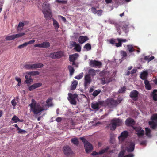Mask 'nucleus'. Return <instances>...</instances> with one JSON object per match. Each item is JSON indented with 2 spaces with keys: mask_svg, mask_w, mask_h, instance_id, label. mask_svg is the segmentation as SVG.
Listing matches in <instances>:
<instances>
[{
  "mask_svg": "<svg viewBox=\"0 0 157 157\" xmlns=\"http://www.w3.org/2000/svg\"><path fill=\"white\" fill-rule=\"evenodd\" d=\"M32 103L29 104L31 109L35 114H38L41 112L43 110H46L44 107H42L38 104L36 103V101L34 99L32 100Z\"/></svg>",
  "mask_w": 157,
  "mask_h": 157,
  "instance_id": "1",
  "label": "nucleus"
},
{
  "mask_svg": "<svg viewBox=\"0 0 157 157\" xmlns=\"http://www.w3.org/2000/svg\"><path fill=\"white\" fill-rule=\"evenodd\" d=\"M42 12L45 17L47 19H50L52 16L49 4L46 2H44L42 5Z\"/></svg>",
  "mask_w": 157,
  "mask_h": 157,
  "instance_id": "2",
  "label": "nucleus"
},
{
  "mask_svg": "<svg viewBox=\"0 0 157 157\" xmlns=\"http://www.w3.org/2000/svg\"><path fill=\"white\" fill-rule=\"evenodd\" d=\"M121 147L123 149L125 148L127 152H132L134 149L135 144L132 142H126L125 146H122Z\"/></svg>",
  "mask_w": 157,
  "mask_h": 157,
  "instance_id": "3",
  "label": "nucleus"
},
{
  "mask_svg": "<svg viewBox=\"0 0 157 157\" xmlns=\"http://www.w3.org/2000/svg\"><path fill=\"white\" fill-rule=\"evenodd\" d=\"M122 121L119 119H115L111 121V123L109 125V127L111 130H114L116 128V126H119L122 124Z\"/></svg>",
  "mask_w": 157,
  "mask_h": 157,
  "instance_id": "4",
  "label": "nucleus"
},
{
  "mask_svg": "<svg viewBox=\"0 0 157 157\" xmlns=\"http://www.w3.org/2000/svg\"><path fill=\"white\" fill-rule=\"evenodd\" d=\"M151 119L152 121L149 122V125L153 129H155L157 128V114H155L153 115Z\"/></svg>",
  "mask_w": 157,
  "mask_h": 157,
  "instance_id": "5",
  "label": "nucleus"
},
{
  "mask_svg": "<svg viewBox=\"0 0 157 157\" xmlns=\"http://www.w3.org/2000/svg\"><path fill=\"white\" fill-rule=\"evenodd\" d=\"M68 99L72 104L75 105L76 104V100L78 95L76 94H72L71 93L68 94Z\"/></svg>",
  "mask_w": 157,
  "mask_h": 157,
  "instance_id": "6",
  "label": "nucleus"
},
{
  "mask_svg": "<svg viewBox=\"0 0 157 157\" xmlns=\"http://www.w3.org/2000/svg\"><path fill=\"white\" fill-rule=\"evenodd\" d=\"M63 56V52L60 51L51 53L49 55V57L52 59H55L60 58Z\"/></svg>",
  "mask_w": 157,
  "mask_h": 157,
  "instance_id": "7",
  "label": "nucleus"
},
{
  "mask_svg": "<svg viewBox=\"0 0 157 157\" xmlns=\"http://www.w3.org/2000/svg\"><path fill=\"white\" fill-rule=\"evenodd\" d=\"M107 102L108 106L111 108L116 106L118 104L120 103V101L115 100L112 98L108 99Z\"/></svg>",
  "mask_w": 157,
  "mask_h": 157,
  "instance_id": "8",
  "label": "nucleus"
},
{
  "mask_svg": "<svg viewBox=\"0 0 157 157\" xmlns=\"http://www.w3.org/2000/svg\"><path fill=\"white\" fill-rule=\"evenodd\" d=\"M128 135V133L126 131L122 132L121 134L118 138L120 142H122L127 138Z\"/></svg>",
  "mask_w": 157,
  "mask_h": 157,
  "instance_id": "9",
  "label": "nucleus"
},
{
  "mask_svg": "<svg viewBox=\"0 0 157 157\" xmlns=\"http://www.w3.org/2000/svg\"><path fill=\"white\" fill-rule=\"evenodd\" d=\"M84 86L85 88L89 86L91 82V79L89 75H86L84 78Z\"/></svg>",
  "mask_w": 157,
  "mask_h": 157,
  "instance_id": "10",
  "label": "nucleus"
},
{
  "mask_svg": "<svg viewBox=\"0 0 157 157\" xmlns=\"http://www.w3.org/2000/svg\"><path fill=\"white\" fill-rule=\"evenodd\" d=\"M136 132V134L139 138L142 137L143 136L144 133V131L140 127H136L134 128Z\"/></svg>",
  "mask_w": 157,
  "mask_h": 157,
  "instance_id": "11",
  "label": "nucleus"
},
{
  "mask_svg": "<svg viewBox=\"0 0 157 157\" xmlns=\"http://www.w3.org/2000/svg\"><path fill=\"white\" fill-rule=\"evenodd\" d=\"M50 46V44L48 42H45L40 44H36L35 45V47H38L40 48H47Z\"/></svg>",
  "mask_w": 157,
  "mask_h": 157,
  "instance_id": "12",
  "label": "nucleus"
},
{
  "mask_svg": "<svg viewBox=\"0 0 157 157\" xmlns=\"http://www.w3.org/2000/svg\"><path fill=\"white\" fill-rule=\"evenodd\" d=\"M85 150L86 153H89L91 151L93 148L92 145L88 142L86 141L84 144Z\"/></svg>",
  "mask_w": 157,
  "mask_h": 157,
  "instance_id": "13",
  "label": "nucleus"
},
{
  "mask_svg": "<svg viewBox=\"0 0 157 157\" xmlns=\"http://www.w3.org/2000/svg\"><path fill=\"white\" fill-rule=\"evenodd\" d=\"M63 151L64 154L67 156L73 153L71 149L68 146H65L63 147Z\"/></svg>",
  "mask_w": 157,
  "mask_h": 157,
  "instance_id": "14",
  "label": "nucleus"
},
{
  "mask_svg": "<svg viewBox=\"0 0 157 157\" xmlns=\"http://www.w3.org/2000/svg\"><path fill=\"white\" fill-rule=\"evenodd\" d=\"M89 64L90 66L93 67H100L101 65V62L93 60H90Z\"/></svg>",
  "mask_w": 157,
  "mask_h": 157,
  "instance_id": "15",
  "label": "nucleus"
},
{
  "mask_svg": "<svg viewBox=\"0 0 157 157\" xmlns=\"http://www.w3.org/2000/svg\"><path fill=\"white\" fill-rule=\"evenodd\" d=\"M71 45L74 47V49L76 51L80 52L81 51V46L78 44H77L75 42H72L71 43Z\"/></svg>",
  "mask_w": 157,
  "mask_h": 157,
  "instance_id": "16",
  "label": "nucleus"
},
{
  "mask_svg": "<svg viewBox=\"0 0 157 157\" xmlns=\"http://www.w3.org/2000/svg\"><path fill=\"white\" fill-rule=\"evenodd\" d=\"M138 92L137 91L134 90L131 92L130 96L134 100H136L138 98Z\"/></svg>",
  "mask_w": 157,
  "mask_h": 157,
  "instance_id": "17",
  "label": "nucleus"
},
{
  "mask_svg": "<svg viewBox=\"0 0 157 157\" xmlns=\"http://www.w3.org/2000/svg\"><path fill=\"white\" fill-rule=\"evenodd\" d=\"M42 84L40 83H37L33 84L29 87V90L30 91L33 90L41 86Z\"/></svg>",
  "mask_w": 157,
  "mask_h": 157,
  "instance_id": "18",
  "label": "nucleus"
},
{
  "mask_svg": "<svg viewBox=\"0 0 157 157\" xmlns=\"http://www.w3.org/2000/svg\"><path fill=\"white\" fill-rule=\"evenodd\" d=\"M101 105V102L99 101L98 102L93 103L91 104V107L94 109H96L98 110L100 106Z\"/></svg>",
  "mask_w": 157,
  "mask_h": 157,
  "instance_id": "19",
  "label": "nucleus"
},
{
  "mask_svg": "<svg viewBox=\"0 0 157 157\" xmlns=\"http://www.w3.org/2000/svg\"><path fill=\"white\" fill-rule=\"evenodd\" d=\"M89 39L86 36H80L78 38V42L81 44H82Z\"/></svg>",
  "mask_w": 157,
  "mask_h": 157,
  "instance_id": "20",
  "label": "nucleus"
},
{
  "mask_svg": "<svg viewBox=\"0 0 157 157\" xmlns=\"http://www.w3.org/2000/svg\"><path fill=\"white\" fill-rule=\"evenodd\" d=\"M78 56V54L77 53H75L69 56L70 60L71 61L73 62V64H74V61L77 59Z\"/></svg>",
  "mask_w": 157,
  "mask_h": 157,
  "instance_id": "21",
  "label": "nucleus"
},
{
  "mask_svg": "<svg viewBox=\"0 0 157 157\" xmlns=\"http://www.w3.org/2000/svg\"><path fill=\"white\" fill-rule=\"evenodd\" d=\"M117 41L118 43H116V46L117 47H119L121 46L122 43L126 42L127 41V40L121 38H117Z\"/></svg>",
  "mask_w": 157,
  "mask_h": 157,
  "instance_id": "22",
  "label": "nucleus"
},
{
  "mask_svg": "<svg viewBox=\"0 0 157 157\" xmlns=\"http://www.w3.org/2000/svg\"><path fill=\"white\" fill-rule=\"evenodd\" d=\"M101 83L102 84L108 83L112 81V79L110 78L109 76L106 77V78H101Z\"/></svg>",
  "mask_w": 157,
  "mask_h": 157,
  "instance_id": "23",
  "label": "nucleus"
},
{
  "mask_svg": "<svg viewBox=\"0 0 157 157\" xmlns=\"http://www.w3.org/2000/svg\"><path fill=\"white\" fill-rule=\"evenodd\" d=\"M131 28L132 29H134V27L132 25H130L128 23L125 24L123 26V30L125 33H127L129 31V28Z\"/></svg>",
  "mask_w": 157,
  "mask_h": 157,
  "instance_id": "24",
  "label": "nucleus"
},
{
  "mask_svg": "<svg viewBox=\"0 0 157 157\" xmlns=\"http://www.w3.org/2000/svg\"><path fill=\"white\" fill-rule=\"evenodd\" d=\"M125 152V151H123L120 152L119 154L118 157H134V155L132 153H130L124 156Z\"/></svg>",
  "mask_w": 157,
  "mask_h": 157,
  "instance_id": "25",
  "label": "nucleus"
},
{
  "mask_svg": "<svg viewBox=\"0 0 157 157\" xmlns=\"http://www.w3.org/2000/svg\"><path fill=\"white\" fill-rule=\"evenodd\" d=\"M134 120L131 118H128L125 121L126 124L128 126H132L134 124Z\"/></svg>",
  "mask_w": 157,
  "mask_h": 157,
  "instance_id": "26",
  "label": "nucleus"
},
{
  "mask_svg": "<svg viewBox=\"0 0 157 157\" xmlns=\"http://www.w3.org/2000/svg\"><path fill=\"white\" fill-rule=\"evenodd\" d=\"M26 74L25 76L26 79V82L27 84L33 82V80L31 78V75H29L28 74Z\"/></svg>",
  "mask_w": 157,
  "mask_h": 157,
  "instance_id": "27",
  "label": "nucleus"
},
{
  "mask_svg": "<svg viewBox=\"0 0 157 157\" xmlns=\"http://www.w3.org/2000/svg\"><path fill=\"white\" fill-rule=\"evenodd\" d=\"M43 66V65L42 63H37L33 64V69L41 68Z\"/></svg>",
  "mask_w": 157,
  "mask_h": 157,
  "instance_id": "28",
  "label": "nucleus"
},
{
  "mask_svg": "<svg viewBox=\"0 0 157 157\" xmlns=\"http://www.w3.org/2000/svg\"><path fill=\"white\" fill-rule=\"evenodd\" d=\"M78 84V82L76 80H74L72 82L71 85V89L72 90H75L76 87V86Z\"/></svg>",
  "mask_w": 157,
  "mask_h": 157,
  "instance_id": "29",
  "label": "nucleus"
},
{
  "mask_svg": "<svg viewBox=\"0 0 157 157\" xmlns=\"http://www.w3.org/2000/svg\"><path fill=\"white\" fill-rule=\"evenodd\" d=\"M148 72L147 71H144L140 74V78L142 79H145L147 75Z\"/></svg>",
  "mask_w": 157,
  "mask_h": 157,
  "instance_id": "30",
  "label": "nucleus"
},
{
  "mask_svg": "<svg viewBox=\"0 0 157 157\" xmlns=\"http://www.w3.org/2000/svg\"><path fill=\"white\" fill-rule=\"evenodd\" d=\"M52 20L53 25L55 28V29L56 30L58 29L59 28V25L58 22L53 18H52Z\"/></svg>",
  "mask_w": 157,
  "mask_h": 157,
  "instance_id": "31",
  "label": "nucleus"
},
{
  "mask_svg": "<svg viewBox=\"0 0 157 157\" xmlns=\"http://www.w3.org/2000/svg\"><path fill=\"white\" fill-rule=\"evenodd\" d=\"M52 98H48L46 101V105L48 107H51L53 106L52 103Z\"/></svg>",
  "mask_w": 157,
  "mask_h": 157,
  "instance_id": "32",
  "label": "nucleus"
},
{
  "mask_svg": "<svg viewBox=\"0 0 157 157\" xmlns=\"http://www.w3.org/2000/svg\"><path fill=\"white\" fill-rule=\"evenodd\" d=\"M127 50L129 53H131L135 51L134 46L130 44L127 45Z\"/></svg>",
  "mask_w": 157,
  "mask_h": 157,
  "instance_id": "33",
  "label": "nucleus"
},
{
  "mask_svg": "<svg viewBox=\"0 0 157 157\" xmlns=\"http://www.w3.org/2000/svg\"><path fill=\"white\" fill-rule=\"evenodd\" d=\"M144 83L146 89L148 90H150L151 89V87L149 84V82L145 80L144 81Z\"/></svg>",
  "mask_w": 157,
  "mask_h": 157,
  "instance_id": "34",
  "label": "nucleus"
},
{
  "mask_svg": "<svg viewBox=\"0 0 157 157\" xmlns=\"http://www.w3.org/2000/svg\"><path fill=\"white\" fill-rule=\"evenodd\" d=\"M146 134V136L148 137H150L151 136V130L148 128H145Z\"/></svg>",
  "mask_w": 157,
  "mask_h": 157,
  "instance_id": "35",
  "label": "nucleus"
},
{
  "mask_svg": "<svg viewBox=\"0 0 157 157\" xmlns=\"http://www.w3.org/2000/svg\"><path fill=\"white\" fill-rule=\"evenodd\" d=\"M24 26V24L22 22H20L17 27L18 31H20L22 30H23Z\"/></svg>",
  "mask_w": 157,
  "mask_h": 157,
  "instance_id": "36",
  "label": "nucleus"
},
{
  "mask_svg": "<svg viewBox=\"0 0 157 157\" xmlns=\"http://www.w3.org/2000/svg\"><path fill=\"white\" fill-rule=\"evenodd\" d=\"M12 120L14 121L15 123H17L18 121L22 122L23 121V120H20L18 117L16 115H14L13 116L12 119Z\"/></svg>",
  "mask_w": 157,
  "mask_h": 157,
  "instance_id": "37",
  "label": "nucleus"
},
{
  "mask_svg": "<svg viewBox=\"0 0 157 157\" xmlns=\"http://www.w3.org/2000/svg\"><path fill=\"white\" fill-rule=\"evenodd\" d=\"M15 38V35L6 36L5 38L6 40L9 41L13 40Z\"/></svg>",
  "mask_w": 157,
  "mask_h": 157,
  "instance_id": "38",
  "label": "nucleus"
},
{
  "mask_svg": "<svg viewBox=\"0 0 157 157\" xmlns=\"http://www.w3.org/2000/svg\"><path fill=\"white\" fill-rule=\"evenodd\" d=\"M71 142L74 145H78L79 144V142L78 139L77 138H72L71 140Z\"/></svg>",
  "mask_w": 157,
  "mask_h": 157,
  "instance_id": "39",
  "label": "nucleus"
},
{
  "mask_svg": "<svg viewBox=\"0 0 157 157\" xmlns=\"http://www.w3.org/2000/svg\"><path fill=\"white\" fill-rule=\"evenodd\" d=\"M39 74V72L38 71H31L30 72H27L26 73V74H28V75H38Z\"/></svg>",
  "mask_w": 157,
  "mask_h": 157,
  "instance_id": "40",
  "label": "nucleus"
},
{
  "mask_svg": "<svg viewBox=\"0 0 157 157\" xmlns=\"http://www.w3.org/2000/svg\"><path fill=\"white\" fill-rule=\"evenodd\" d=\"M153 98L154 100L157 101V90H156L153 91Z\"/></svg>",
  "mask_w": 157,
  "mask_h": 157,
  "instance_id": "41",
  "label": "nucleus"
},
{
  "mask_svg": "<svg viewBox=\"0 0 157 157\" xmlns=\"http://www.w3.org/2000/svg\"><path fill=\"white\" fill-rule=\"evenodd\" d=\"M154 58V57L153 56L151 57L149 56H146L144 57V59L148 61V62L153 60Z\"/></svg>",
  "mask_w": 157,
  "mask_h": 157,
  "instance_id": "42",
  "label": "nucleus"
},
{
  "mask_svg": "<svg viewBox=\"0 0 157 157\" xmlns=\"http://www.w3.org/2000/svg\"><path fill=\"white\" fill-rule=\"evenodd\" d=\"M68 68L69 70L71 75H72L74 72V70L73 67L71 66H68Z\"/></svg>",
  "mask_w": 157,
  "mask_h": 157,
  "instance_id": "43",
  "label": "nucleus"
},
{
  "mask_svg": "<svg viewBox=\"0 0 157 157\" xmlns=\"http://www.w3.org/2000/svg\"><path fill=\"white\" fill-rule=\"evenodd\" d=\"M121 54L122 56V59H125L127 56V54L126 52L123 51H121Z\"/></svg>",
  "mask_w": 157,
  "mask_h": 157,
  "instance_id": "44",
  "label": "nucleus"
},
{
  "mask_svg": "<svg viewBox=\"0 0 157 157\" xmlns=\"http://www.w3.org/2000/svg\"><path fill=\"white\" fill-rule=\"evenodd\" d=\"M33 64H27L24 66L25 68L28 69H33Z\"/></svg>",
  "mask_w": 157,
  "mask_h": 157,
  "instance_id": "45",
  "label": "nucleus"
},
{
  "mask_svg": "<svg viewBox=\"0 0 157 157\" xmlns=\"http://www.w3.org/2000/svg\"><path fill=\"white\" fill-rule=\"evenodd\" d=\"M101 91V90L99 89L95 90L93 93L92 95L93 96L95 97L99 94Z\"/></svg>",
  "mask_w": 157,
  "mask_h": 157,
  "instance_id": "46",
  "label": "nucleus"
},
{
  "mask_svg": "<svg viewBox=\"0 0 157 157\" xmlns=\"http://www.w3.org/2000/svg\"><path fill=\"white\" fill-rule=\"evenodd\" d=\"M84 48L85 49L86 51H89L91 49V46L90 44L87 43L84 46Z\"/></svg>",
  "mask_w": 157,
  "mask_h": 157,
  "instance_id": "47",
  "label": "nucleus"
},
{
  "mask_svg": "<svg viewBox=\"0 0 157 157\" xmlns=\"http://www.w3.org/2000/svg\"><path fill=\"white\" fill-rule=\"evenodd\" d=\"M108 148H109L108 147H106L102 149H101L98 152L99 155H101L107 151Z\"/></svg>",
  "mask_w": 157,
  "mask_h": 157,
  "instance_id": "48",
  "label": "nucleus"
},
{
  "mask_svg": "<svg viewBox=\"0 0 157 157\" xmlns=\"http://www.w3.org/2000/svg\"><path fill=\"white\" fill-rule=\"evenodd\" d=\"M25 34V33L24 32H22L19 33L18 34H16L15 35V38H17L20 37H21Z\"/></svg>",
  "mask_w": 157,
  "mask_h": 157,
  "instance_id": "49",
  "label": "nucleus"
},
{
  "mask_svg": "<svg viewBox=\"0 0 157 157\" xmlns=\"http://www.w3.org/2000/svg\"><path fill=\"white\" fill-rule=\"evenodd\" d=\"M89 73L90 75L93 76L95 74V71L93 69H90L89 70Z\"/></svg>",
  "mask_w": 157,
  "mask_h": 157,
  "instance_id": "50",
  "label": "nucleus"
},
{
  "mask_svg": "<svg viewBox=\"0 0 157 157\" xmlns=\"http://www.w3.org/2000/svg\"><path fill=\"white\" fill-rule=\"evenodd\" d=\"M117 39H111L110 40V43L112 44H115V45L116 46V43H117Z\"/></svg>",
  "mask_w": 157,
  "mask_h": 157,
  "instance_id": "51",
  "label": "nucleus"
},
{
  "mask_svg": "<svg viewBox=\"0 0 157 157\" xmlns=\"http://www.w3.org/2000/svg\"><path fill=\"white\" fill-rule=\"evenodd\" d=\"M83 73H82L78 75L75 77V78L78 80L80 79L83 77Z\"/></svg>",
  "mask_w": 157,
  "mask_h": 157,
  "instance_id": "52",
  "label": "nucleus"
},
{
  "mask_svg": "<svg viewBox=\"0 0 157 157\" xmlns=\"http://www.w3.org/2000/svg\"><path fill=\"white\" fill-rule=\"evenodd\" d=\"M11 104L13 106V109H15V106L17 104V103L15 101V99H14L12 100Z\"/></svg>",
  "mask_w": 157,
  "mask_h": 157,
  "instance_id": "53",
  "label": "nucleus"
},
{
  "mask_svg": "<svg viewBox=\"0 0 157 157\" xmlns=\"http://www.w3.org/2000/svg\"><path fill=\"white\" fill-rule=\"evenodd\" d=\"M103 11L102 10H97L96 14L98 16H101L102 15Z\"/></svg>",
  "mask_w": 157,
  "mask_h": 157,
  "instance_id": "54",
  "label": "nucleus"
},
{
  "mask_svg": "<svg viewBox=\"0 0 157 157\" xmlns=\"http://www.w3.org/2000/svg\"><path fill=\"white\" fill-rule=\"evenodd\" d=\"M105 22H108L110 24H114L115 23V21L111 19H109L108 20H105Z\"/></svg>",
  "mask_w": 157,
  "mask_h": 157,
  "instance_id": "55",
  "label": "nucleus"
},
{
  "mask_svg": "<svg viewBox=\"0 0 157 157\" xmlns=\"http://www.w3.org/2000/svg\"><path fill=\"white\" fill-rule=\"evenodd\" d=\"M27 46L26 42H25L22 44L18 46V48L20 49L22 48L25 47Z\"/></svg>",
  "mask_w": 157,
  "mask_h": 157,
  "instance_id": "56",
  "label": "nucleus"
},
{
  "mask_svg": "<svg viewBox=\"0 0 157 157\" xmlns=\"http://www.w3.org/2000/svg\"><path fill=\"white\" fill-rule=\"evenodd\" d=\"M97 10L94 7H92L91 9V12L94 14H96V12L97 11Z\"/></svg>",
  "mask_w": 157,
  "mask_h": 157,
  "instance_id": "57",
  "label": "nucleus"
},
{
  "mask_svg": "<svg viewBox=\"0 0 157 157\" xmlns=\"http://www.w3.org/2000/svg\"><path fill=\"white\" fill-rule=\"evenodd\" d=\"M125 90V88L124 87H121L120 89L119 90V93H123Z\"/></svg>",
  "mask_w": 157,
  "mask_h": 157,
  "instance_id": "58",
  "label": "nucleus"
},
{
  "mask_svg": "<svg viewBox=\"0 0 157 157\" xmlns=\"http://www.w3.org/2000/svg\"><path fill=\"white\" fill-rule=\"evenodd\" d=\"M35 40H32L30 41H29L27 42H26L27 44V45H28L29 44H32L34 43L35 42Z\"/></svg>",
  "mask_w": 157,
  "mask_h": 157,
  "instance_id": "59",
  "label": "nucleus"
},
{
  "mask_svg": "<svg viewBox=\"0 0 157 157\" xmlns=\"http://www.w3.org/2000/svg\"><path fill=\"white\" fill-rule=\"evenodd\" d=\"M147 141L146 140L140 142V144L142 145H146L147 144Z\"/></svg>",
  "mask_w": 157,
  "mask_h": 157,
  "instance_id": "60",
  "label": "nucleus"
},
{
  "mask_svg": "<svg viewBox=\"0 0 157 157\" xmlns=\"http://www.w3.org/2000/svg\"><path fill=\"white\" fill-rule=\"evenodd\" d=\"M80 139L84 143V144H85V143H86V140L85 139V138L83 137H80Z\"/></svg>",
  "mask_w": 157,
  "mask_h": 157,
  "instance_id": "61",
  "label": "nucleus"
},
{
  "mask_svg": "<svg viewBox=\"0 0 157 157\" xmlns=\"http://www.w3.org/2000/svg\"><path fill=\"white\" fill-rule=\"evenodd\" d=\"M59 17H60L62 21H63L64 22H65L66 21V18L64 17H63L61 16H59Z\"/></svg>",
  "mask_w": 157,
  "mask_h": 157,
  "instance_id": "62",
  "label": "nucleus"
},
{
  "mask_svg": "<svg viewBox=\"0 0 157 157\" xmlns=\"http://www.w3.org/2000/svg\"><path fill=\"white\" fill-rule=\"evenodd\" d=\"M56 121L57 122H60L62 120V118L60 117H58L56 119Z\"/></svg>",
  "mask_w": 157,
  "mask_h": 157,
  "instance_id": "63",
  "label": "nucleus"
},
{
  "mask_svg": "<svg viewBox=\"0 0 157 157\" xmlns=\"http://www.w3.org/2000/svg\"><path fill=\"white\" fill-rule=\"evenodd\" d=\"M15 79L18 82H21V79L19 78H18L17 77H16Z\"/></svg>",
  "mask_w": 157,
  "mask_h": 157,
  "instance_id": "64",
  "label": "nucleus"
}]
</instances>
